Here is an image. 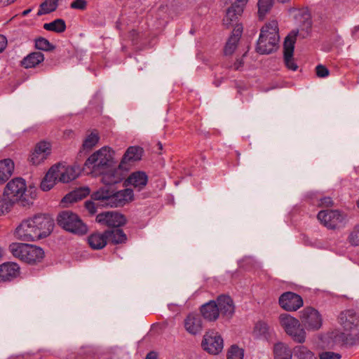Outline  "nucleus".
<instances>
[{"label":"nucleus","instance_id":"obj_1","mask_svg":"<svg viewBox=\"0 0 359 359\" xmlns=\"http://www.w3.org/2000/svg\"><path fill=\"white\" fill-rule=\"evenodd\" d=\"M90 198L86 201L85 208L90 215H94L98 207H123L133 201L134 194L133 189L129 188L116 190L110 187H102L91 194Z\"/></svg>","mask_w":359,"mask_h":359},{"label":"nucleus","instance_id":"obj_2","mask_svg":"<svg viewBox=\"0 0 359 359\" xmlns=\"http://www.w3.org/2000/svg\"><path fill=\"white\" fill-rule=\"evenodd\" d=\"M29 190L27 189L25 180L21 177H16L11 180L6 184L4 193L0 196V203L6 209V212L10 211L15 202L20 201L22 205L29 204L28 194Z\"/></svg>","mask_w":359,"mask_h":359},{"label":"nucleus","instance_id":"obj_3","mask_svg":"<svg viewBox=\"0 0 359 359\" xmlns=\"http://www.w3.org/2000/svg\"><path fill=\"white\" fill-rule=\"evenodd\" d=\"M279 39L278 22L271 20L261 29L256 51L262 55H268L276 51L278 48Z\"/></svg>","mask_w":359,"mask_h":359},{"label":"nucleus","instance_id":"obj_4","mask_svg":"<svg viewBox=\"0 0 359 359\" xmlns=\"http://www.w3.org/2000/svg\"><path fill=\"white\" fill-rule=\"evenodd\" d=\"M114 151L109 147H103L90 155L85 161L83 170L86 174H98L107 169L113 161Z\"/></svg>","mask_w":359,"mask_h":359},{"label":"nucleus","instance_id":"obj_5","mask_svg":"<svg viewBox=\"0 0 359 359\" xmlns=\"http://www.w3.org/2000/svg\"><path fill=\"white\" fill-rule=\"evenodd\" d=\"M9 250L15 258L29 264L41 262L44 257V251L36 245L13 243L9 245Z\"/></svg>","mask_w":359,"mask_h":359},{"label":"nucleus","instance_id":"obj_6","mask_svg":"<svg viewBox=\"0 0 359 359\" xmlns=\"http://www.w3.org/2000/svg\"><path fill=\"white\" fill-rule=\"evenodd\" d=\"M58 226L73 234L83 236L87 233L88 226L80 217L70 211L63 210L57 217Z\"/></svg>","mask_w":359,"mask_h":359},{"label":"nucleus","instance_id":"obj_7","mask_svg":"<svg viewBox=\"0 0 359 359\" xmlns=\"http://www.w3.org/2000/svg\"><path fill=\"white\" fill-rule=\"evenodd\" d=\"M279 321L285 332L290 335L294 341L303 344L306 340V332L299 320L289 314L280 315Z\"/></svg>","mask_w":359,"mask_h":359},{"label":"nucleus","instance_id":"obj_8","mask_svg":"<svg viewBox=\"0 0 359 359\" xmlns=\"http://www.w3.org/2000/svg\"><path fill=\"white\" fill-rule=\"evenodd\" d=\"M300 320L304 329L309 331H317L323 325L321 314L316 309L307 306L300 311Z\"/></svg>","mask_w":359,"mask_h":359},{"label":"nucleus","instance_id":"obj_9","mask_svg":"<svg viewBox=\"0 0 359 359\" xmlns=\"http://www.w3.org/2000/svg\"><path fill=\"white\" fill-rule=\"evenodd\" d=\"M32 225H34L35 229L40 239L48 236L53 230L54 220L48 214L39 213L31 217Z\"/></svg>","mask_w":359,"mask_h":359},{"label":"nucleus","instance_id":"obj_10","mask_svg":"<svg viewBox=\"0 0 359 359\" xmlns=\"http://www.w3.org/2000/svg\"><path fill=\"white\" fill-rule=\"evenodd\" d=\"M201 346L208 353L217 355L222 351L224 341L218 332L214 330H209L204 334Z\"/></svg>","mask_w":359,"mask_h":359},{"label":"nucleus","instance_id":"obj_11","mask_svg":"<svg viewBox=\"0 0 359 359\" xmlns=\"http://www.w3.org/2000/svg\"><path fill=\"white\" fill-rule=\"evenodd\" d=\"M96 222L101 225L112 229H118L127 222L126 216L116 211H107L96 216Z\"/></svg>","mask_w":359,"mask_h":359},{"label":"nucleus","instance_id":"obj_12","mask_svg":"<svg viewBox=\"0 0 359 359\" xmlns=\"http://www.w3.org/2000/svg\"><path fill=\"white\" fill-rule=\"evenodd\" d=\"M14 234L16 238L22 241H35L40 240L34 225H32L31 217L22 221L15 229Z\"/></svg>","mask_w":359,"mask_h":359},{"label":"nucleus","instance_id":"obj_13","mask_svg":"<svg viewBox=\"0 0 359 359\" xmlns=\"http://www.w3.org/2000/svg\"><path fill=\"white\" fill-rule=\"evenodd\" d=\"M317 218L321 224L330 229H335L344 219L342 213L337 210H321L318 213Z\"/></svg>","mask_w":359,"mask_h":359},{"label":"nucleus","instance_id":"obj_14","mask_svg":"<svg viewBox=\"0 0 359 359\" xmlns=\"http://www.w3.org/2000/svg\"><path fill=\"white\" fill-rule=\"evenodd\" d=\"M248 0H236L232 5L227 9L225 17L223 19V23L227 27L233 26L235 27L238 23L239 17L241 16L244 7L245 6Z\"/></svg>","mask_w":359,"mask_h":359},{"label":"nucleus","instance_id":"obj_15","mask_svg":"<svg viewBox=\"0 0 359 359\" xmlns=\"http://www.w3.org/2000/svg\"><path fill=\"white\" fill-rule=\"evenodd\" d=\"M281 308L287 311H295L303 306L302 297L297 293L286 292L278 299Z\"/></svg>","mask_w":359,"mask_h":359},{"label":"nucleus","instance_id":"obj_16","mask_svg":"<svg viewBox=\"0 0 359 359\" xmlns=\"http://www.w3.org/2000/svg\"><path fill=\"white\" fill-rule=\"evenodd\" d=\"M123 167L120 163L116 168L111 169L107 172H104V170H103L101 172H98V174L102 175V182L105 184L104 187H111V185L119 183L125 179L126 173L123 170ZM113 189L114 188L113 187Z\"/></svg>","mask_w":359,"mask_h":359},{"label":"nucleus","instance_id":"obj_17","mask_svg":"<svg viewBox=\"0 0 359 359\" xmlns=\"http://www.w3.org/2000/svg\"><path fill=\"white\" fill-rule=\"evenodd\" d=\"M57 167V174L59 176V182L63 183L69 182L76 179L81 172H85L83 166L75 164L73 166H61L60 164L56 165Z\"/></svg>","mask_w":359,"mask_h":359},{"label":"nucleus","instance_id":"obj_18","mask_svg":"<svg viewBox=\"0 0 359 359\" xmlns=\"http://www.w3.org/2000/svg\"><path fill=\"white\" fill-rule=\"evenodd\" d=\"M184 327L191 335L201 334L203 328L201 315L194 312L189 313L184 320Z\"/></svg>","mask_w":359,"mask_h":359},{"label":"nucleus","instance_id":"obj_19","mask_svg":"<svg viewBox=\"0 0 359 359\" xmlns=\"http://www.w3.org/2000/svg\"><path fill=\"white\" fill-rule=\"evenodd\" d=\"M338 323L346 331H351L359 324V316L353 309L341 311L338 316Z\"/></svg>","mask_w":359,"mask_h":359},{"label":"nucleus","instance_id":"obj_20","mask_svg":"<svg viewBox=\"0 0 359 359\" xmlns=\"http://www.w3.org/2000/svg\"><path fill=\"white\" fill-rule=\"evenodd\" d=\"M50 144L46 141H41L37 143L33 152L29 157V161L33 165H39L46 159L50 154Z\"/></svg>","mask_w":359,"mask_h":359},{"label":"nucleus","instance_id":"obj_21","mask_svg":"<svg viewBox=\"0 0 359 359\" xmlns=\"http://www.w3.org/2000/svg\"><path fill=\"white\" fill-rule=\"evenodd\" d=\"M20 274V268L15 262H4L0 264V283L11 282Z\"/></svg>","mask_w":359,"mask_h":359},{"label":"nucleus","instance_id":"obj_22","mask_svg":"<svg viewBox=\"0 0 359 359\" xmlns=\"http://www.w3.org/2000/svg\"><path fill=\"white\" fill-rule=\"evenodd\" d=\"M219 313L223 317L230 319L235 313V305L232 298L226 294H221L217 297Z\"/></svg>","mask_w":359,"mask_h":359},{"label":"nucleus","instance_id":"obj_23","mask_svg":"<svg viewBox=\"0 0 359 359\" xmlns=\"http://www.w3.org/2000/svg\"><path fill=\"white\" fill-rule=\"evenodd\" d=\"M199 311L201 318L203 317L205 320L210 322L216 321L219 316L217 300H210L202 304L199 308Z\"/></svg>","mask_w":359,"mask_h":359},{"label":"nucleus","instance_id":"obj_24","mask_svg":"<svg viewBox=\"0 0 359 359\" xmlns=\"http://www.w3.org/2000/svg\"><path fill=\"white\" fill-rule=\"evenodd\" d=\"M243 33L242 25H237L233 29L232 33L228 39L224 48V53L225 55H232L237 48V44L241 37Z\"/></svg>","mask_w":359,"mask_h":359},{"label":"nucleus","instance_id":"obj_25","mask_svg":"<svg viewBox=\"0 0 359 359\" xmlns=\"http://www.w3.org/2000/svg\"><path fill=\"white\" fill-rule=\"evenodd\" d=\"M148 182V176L145 172L136 171L132 172L126 179L125 183L131 185L139 191L143 189Z\"/></svg>","mask_w":359,"mask_h":359},{"label":"nucleus","instance_id":"obj_26","mask_svg":"<svg viewBox=\"0 0 359 359\" xmlns=\"http://www.w3.org/2000/svg\"><path fill=\"white\" fill-rule=\"evenodd\" d=\"M326 339L327 346L332 348L334 346H344L348 343V335L339 330H334L328 332Z\"/></svg>","mask_w":359,"mask_h":359},{"label":"nucleus","instance_id":"obj_27","mask_svg":"<svg viewBox=\"0 0 359 359\" xmlns=\"http://www.w3.org/2000/svg\"><path fill=\"white\" fill-rule=\"evenodd\" d=\"M57 169L56 165H53L43 177L40 184V188L42 191H48L50 190L56 184V182H59V176L56 172Z\"/></svg>","mask_w":359,"mask_h":359},{"label":"nucleus","instance_id":"obj_28","mask_svg":"<svg viewBox=\"0 0 359 359\" xmlns=\"http://www.w3.org/2000/svg\"><path fill=\"white\" fill-rule=\"evenodd\" d=\"M143 153V149L140 147H130L125 152L121 161V164L125 166V165L129 162L140 161L142 158Z\"/></svg>","mask_w":359,"mask_h":359},{"label":"nucleus","instance_id":"obj_29","mask_svg":"<svg viewBox=\"0 0 359 359\" xmlns=\"http://www.w3.org/2000/svg\"><path fill=\"white\" fill-rule=\"evenodd\" d=\"M90 193V189L88 187H82L67 194L62 200L63 203H75L78 201L82 200L88 196Z\"/></svg>","mask_w":359,"mask_h":359},{"label":"nucleus","instance_id":"obj_30","mask_svg":"<svg viewBox=\"0 0 359 359\" xmlns=\"http://www.w3.org/2000/svg\"><path fill=\"white\" fill-rule=\"evenodd\" d=\"M15 164L12 159L5 158L0 161V184L6 182L14 171Z\"/></svg>","mask_w":359,"mask_h":359},{"label":"nucleus","instance_id":"obj_31","mask_svg":"<svg viewBox=\"0 0 359 359\" xmlns=\"http://www.w3.org/2000/svg\"><path fill=\"white\" fill-rule=\"evenodd\" d=\"M88 243L93 250H100L107 244L105 231L103 233L95 232L88 237Z\"/></svg>","mask_w":359,"mask_h":359},{"label":"nucleus","instance_id":"obj_32","mask_svg":"<svg viewBox=\"0 0 359 359\" xmlns=\"http://www.w3.org/2000/svg\"><path fill=\"white\" fill-rule=\"evenodd\" d=\"M44 55L39 51L32 52L21 61V65L25 69L34 68L44 60Z\"/></svg>","mask_w":359,"mask_h":359},{"label":"nucleus","instance_id":"obj_33","mask_svg":"<svg viewBox=\"0 0 359 359\" xmlns=\"http://www.w3.org/2000/svg\"><path fill=\"white\" fill-rule=\"evenodd\" d=\"M107 241L116 245L125 243L127 241V236L123 231L119 228L105 230Z\"/></svg>","mask_w":359,"mask_h":359},{"label":"nucleus","instance_id":"obj_34","mask_svg":"<svg viewBox=\"0 0 359 359\" xmlns=\"http://www.w3.org/2000/svg\"><path fill=\"white\" fill-rule=\"evenodd\" d=\"M100 136L96 130H94L83 140L81 149L79 152V156L81 157L82 154L90 151L99 142Z\"/></svg>","mask_w":359,"mask_h":359},{"label":"nucleus","instance_id":"obj_35","mask_svg":"<svg viewBox=\"0 0 359 359\" xmlns=\"http://www.w3.org/2000/svg\"><path fill=\"white\" fill-rule=\"evenodd\" d=\"M298 31H292L285 37L283 43V55L287 58L292 57L294 55V44L297 40Z\"/></svg>","mask_w":359,"mask_h":359},{"label":"nucleus","instance_id":"obj_36","mask_svg":"<svg viewBox=\"0 0 359 359\" xmlns=\"http://www.w3.org/2000/svg\"><path fill=\"white\" fill-rule=\"evenodd\" d=\"M273 353L275 359H292L293 351L283 342H278L274 344Z\"/></svg>","mask_w":359,"mask_h":359},{"label":"nucleus","instance_id":"obj_37","mask_svg":"<svg viewBox=\"0 0 359 359\" xmlns=\"http://www.w3.org/2000/svg\"><path fill=\"white\" fill-rule=\"evenodd\" d=\"M296 359H317L315 353L304 345H297L293 348Z\"/></svg>","mask_w":359,"mask_h":359},{"label":"nucleus","instance_id":"obj_38","mask_svg":"<svg viewBox=\"0 0 359 359\" xmlns=\"http://www.w3.org/2000/svg\"><path fill=\"white\" fill-rule=\"evenodd\" d=\"M43 27L47 31L54 32L58 34L64 32L67 29L65 21L61 18L55 19L49 23H45Z\"/></svg>","mask_w":359,"mask_h":359},{"label":"nucleus","instance_id":"obj_39","mask_svg":"<svg viewBox=\"0 0 359 359\" xmlns=\"http://www.w3.org/2000/svg\"><path fill=\"white\" fill-rule=\"evenodd\" d=\"M59 1L60 0H46L44 2L41 3L37 12V15L41 16L55 11L57 8Z\"/></svg>","mask_w":359,"mask_h":359},{"label":"nucleus","instance_id":"obj_40","mask_svg":"<svg viewBox=\"0 0 359 359\" xmlns=\"http://www.w3.org/2000/svg\"><path fill=\"white\" fill-rule=\"evenodd\" d=\"M36 49L46 52H51L55 49V46L52 44L47 39L39 36L34 39Z\"/></svg>","mask_w":359,"mask_h":359},{"label":"nucleus","instance_id":"obj_41","mask_svg":"<svg viewBox=\"0 0 359 359\" xmlns=\"http://www.w3.org/2000/svg\"><path fill=\"white\" fill-rule=\"evenodd\" d=\"M274 0H259L257 3L258 6V16L259 19L262 20L266 15L271 11L273 6Z\"/></svg>","mask_w":359,"mask_h":359},{"label":"nucleus","instance_id":"obj_42","mask_svg":"<svg viewBox=\"0 0 359 359\" xmlns=\"http://www.w3.org/2000/svg\"><path fill=\"white\" fill-rule=\"evenodd\" d=\"M254 333L259 337L268 339L269 337V326L268 325L262 321H259L255 324L254 328Z\"/></svg>","mask_w":359,"mask_h":359},{"label":"nucleus","instance_id":"obj_43","mask_svg":"<svg viewBox=\"0 0 359 359\" xmlns=\"http://www.w3.org/2000/svg\"><path fill=\"white\" fill-rule=\"evenodd\" d=\"M244 351L236 345H232L227 353V359H243Z\"/></svg>","mask_w":359,"mask_h":359},{"label":"nucleus","instance_id":"obj_44","mask_svg":"<svg viewBox=\"0 0 359 359\" xmlns=\"http://www.w3.org/2000/svg\"><path fill=\"white\" fill-rule=\"evenodd\" d=\"M347 241L353 246H359V224L355 225L350 232Z\"/></svg>","mask_w":359,"mask_h":359},{"label":"nucleus","instance_id":"obj_45","mask_svg":"<svg viewBox=\"0 0 359 359\" xmlns=\"http://www.w3.org/2000/svg\"><path fill=\"white\" fill-rule=\"evenodd\" d=\"M341 355L333 351H322L318 353V359H341Z\"/></svg>","mask_w":359,"mask_h":359},{"label":"nucleus","instance_id":"obj_46","mask_svg":"<svg viewBox=\"0 0 359 359\" xmlns=\"http://www.w3.org/2000/svg\"><path fill=\"white\" fill-rule=\"evenodd\" d=\"M247 54V52L245 53L242 57H245ZM244 65V61L243 57L237 58L236 61L233 63V65H228L226 64L222 65V66L226 69H233L234 70H240L241 67H243Z\"/></svg>","mask_w":359,"mask_h":359},{"label":"nucleus","instance_id":"obj_47","mask_svg":"<svg viewBox=\"0 0 359 359\" xmlns=\"http://www.w3.org/2000/svg\"><path fill=\"white\" fill-rule=\"evenodd\" d=\"M316 73L318 77L325 78L330 74V71L325 66L318 65L316 67Z\"/></svg>","mask_w":359,"mask_h":359},{"label":"nucleus","instance_id":"obj_48","mask_svg":"<svg viewBox=\"0 0 359 359\" xmlns=\"http://www.w3.org/2000/svg\"><path fill=\"white\" fill-rule=\"evenodd\" d=\"M70 7L73 9L84 11L87 7V1L86 0H74L72 2Z\"/></svg>","mask_w":359,"mask_h":359},{"label":"nucleus","instance_id":"obj_49","mask_svg":"<svg viewBox=\"0 0 359 359\" xmlns=\"http://www.w3.org/2000/svg\"><path fill=\"white\" fill-rule=\"evenodd\" d=\"M285 65L288 69L296 71L298 69L297 65L294 62L293 56L292 57L287 58L284 56Z\"/></svg>","mask_w":359,"mask_h":359},{"label":"nucleus","instance_id":"obj_50","mask_svg":"<svg viewBox=\"0 0 359 359\" xmlns=\"http://www.w3.org/2000/svg\"><path fill=\"white\" fill-rule=\"evenodd\" d=\"M333 201L330 197H323L318 200L317 205L318 207H330L332 206Z\"/></svg>","mask_w":359,"mask_h":359},{"label":"nucleus","instance_id":"obj_51","mask_svg":"<svg viewBox=\"0 0 359 359\" xmlns=\"http://www.w3.org/2000/svg\"><path fill=\"white\" fill-rule=\"evenodd\" d=\"M7 43L6 37L0 34V53H2L6 49Z\"/></svg>","mask_w":359,"mask_h":359},{"label":"nucleus","instance_id":"obj_52","mask_svg":"<svg viewBox=\"0 0 359 359\" xmlns=\"http://www.w3.org/2000/svg\"><path fill=\"white\" fill-rule=\"evenodd\" d=\"M145 359H158V354L156 351H149L147 354Z\"/></svg>","mask_w":359,"mask_h":359},{"label":"nucleus","instance_id":"obj_53","mask_svg":"<svg viewBox=\"0 0 359 359\" xmlns=\"http://www.w3.org/2000/svg\"><path fill=\"white\" fill-rule=\"evenodd\" d=\"M15 0H1L0 4L3 6H7L11 4H13Z\"/></svg>","mask_w":359,"mask_h":359},{"label":"nucleus","instance_id":"obj_54","mask_svg":"<svg viewBox=\"0 0 359 359\" xmlns=\"http://www.w3.org/2000/svg\"><path fill=\"white\" fill-rule=\"evenodd\" d=\"M353 36L355 39H359V25L355 27L354 30L353 31Z\"/></svg>","mask_w":359,"mask_h":359},{"label":"nucleus","instance_id":"obj_55","mask_svg":"<svg viewBox=\"0 0 359 359\" xmlns=\"http://www.w3.org/2000/svg\"><path fill=\"white\" fill-rule=\"evenodd\" d=\"M30 189H32V187H29V192H30L29 196L28 195V197L29 198V203H32L30 201V200L34 199L36 197V194L35 193H32V191H30Z\"/></svg>","mask_w":359,"mask_h":359},{"label":"nucleus","instance_id":"obj_56","mask_svg":"<svg viewBox=\"0 0 359 359\" xmlns=\"http://www.w3.org/2000/svg\"><path fill=\"white\" fill-rule=\"evenodd\" d=\"M31 8H28V9H26L22 13V16H26L30 12H31Z\"/></svg>","mask_w":359,"mask_h":359},{"label":"nucleus","instance_id":"obj_57","mask_svg":"<svg viewBox=\"0 0 359 359\" xmlns=\"http://www.w3.org/2000/svg\"><path fill=\"white\" fill-rule=\"evenodd\" d=\"M156 146L158 147V150L159 151L158 153L161 154V151L163 149V144L158 142Z\"/></svg>","mask_w":359,"mask_h":359},{"label":"nucleus","instance_id":"obj_58","mask_svg":"<svg viewBox=\"0 0 359 359\" xmlns=\"http://www.w3.org/2000/svg\"><path fill=\"white\" fill-rule=\"evenodd\" d=\"M0 205H3L1 203H0ZM6 212V209H4V208H3V205H0V215L4 214V212Z\"/></svg>","mask_w":359,"mask_h":359},{"label":"nucleus","instance_id":"obj_59","mask_svg":"<svg viewBox=\"0 0 359 359\" xmlns=\"http://www.w3.org/2000/svg\"><path fill=\"white\" fill-rule=\"evenodd\" d=\"M221 82H222V81H221L220 80H219H219H217V81H215V86H216L217 87H218V86L220 85Z\"/></svg>","mask_w":359,"mask_h":359},{"label":"nucleus","instance_id":"obj_60","mask_svg":"<svg viewBox=\"0 0 359 359\" xmlns=\"http://www.w3.org/2000/svg\"><path fill=\"white\" fill-rule=\"evenodd\" d=\"M224 64H226V65H233V63L230 62H223L222 65Z\"/></svg>","mask_w":359,"mask_h":359},{"label":"nucleus","instance_id":"obj_61","mask_svg":"<svg viewBox=\"0 0 359 359\" xmlns=\"http://www.w3.org/2000/svg\"><path fill=\"white\" fill-rule=\"evenodd\" d=\"M278 1L281 3H285V2L287 1L288 0H278Z\"/></svg>","mask_w":359,"mask_h":359},{"label":"nucleus","instance_id":"obj_62","mask_svg":"<svg viewBox=\"0 0 359 359\" xmlns=\"http://www.w3.org/2000/svg\"><path fill=\"white\" fill-rule=\"evenodd\" d=\"M236 154L238 156H240V153L238 151H236Z\"/></svg>","mask_w":359,"mask_h":359}]
</instances>
